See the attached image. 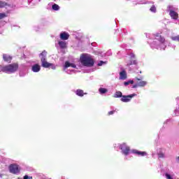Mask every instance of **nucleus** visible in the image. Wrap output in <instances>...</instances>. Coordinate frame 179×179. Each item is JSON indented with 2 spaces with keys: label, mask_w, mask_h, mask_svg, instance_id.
<instances>
[{
  "label": "nucleus",
  "mask_w": 179,
  "mask_h": 179,
  "mask_svg": "<svg viewBox=\"0 0 179 179\" xmlns=\"http://www.w3.org/2000/svg\"><path fill=\"white\" fill-rule=\"evenodd\" d=\"M114 113H115V110H111L108 112V115H113V114H114Z\"/></svg>",
  "instance_id": "7c9ffc66"
},
{
  "label": "nucleus",
  "mask_w": 179,
  "mask_h": 179,
  "mask_svg": "<svg viewBox=\"0 0 179 179\" xmlns=\"http://www.w3.org/2000/svg\"><path fill=\"white\" fill-rule=\"evenodd\" d=\"M150 47L152 48H156L157 50H166L167 47V41L166 38L159 34H157L153 41H149Z\"/></svg>",
  "instance_id": "f257e3e1"
},
{
  "label": "nucleus",
  "mask_w": 179,
  "mask_h": 179,
  "mask_svg": "<svg viewBox=\"0 0 179 179\" xmlns=\"http://www.w3.org/2000/svg\"><path fill=\"white\" fill-rule=\"evenodd\" d=\"M105 64H107V62H103V61H100V62L98 63V66H102L104 65Z\"/></svg>",
  "instance_id": "bb28decb"
},
{
  "label": "nucleus",
  "mask_w": 179,
  "mask_h": 179,
  "mask_svg": "<svg viewBox=\"0 0 179 179\" xmlns=\"http://www.w3.org/2000/svg\"><path fill=\"white\" fill-rule=\"evenodd\" d=\"M60 38L61 40H68V38H69V34H68V32H62L60 34Z\"/></svg>",
  "instance_id": "9b49d317"
},
{
  "label": "nucleus",
  "mask_w": 179,
  "mask_h": 179,
  "mask_svg": "<svg viewBox=\"0 0 179 179\" xmlns=\"http://www.w3.org/2000/svg\"><path fill=\"white\" fill-rule=\"evenodd\" d=\"M119 79H120V80H125V79H127V71H122L120 73Z\"/></svg>",
  "instance_id": "f8f14e48"
},
{
  "label": "nucleus",
  "mask_w": 179,
  "mask_h": 179,
  "mask_svg": "<svg viewBox=\"0 0 179 179\" xmlns=\"http://www.w3.org/2000/svg\"><path fill=\"white\" fill-rule=\"evenodd\" d=\"M59 46L60 47V48H66V42L64 41H59L58 42Z\"/></svg>",
  "instance_id": "dca6fc26"
},
{
  "label": "nucleus",
  "mask_w": 179,
  "mask_h": 179,
  "mask_svg": "<svg viewBox=\"0 0 179 179\" xmlns=\"http://www.w3.org/2000/svg\"><path fill=\"white\" fill-rule=\"evenodd\" d=\"M19 68L17 64H11L7 66H0V72H4L5 73H14Z\"/></svg>",
  "instance_id": "20e7f679"
},
{
  "label": "nucleus",
  "mask_w": 179,
  "mask_h": 179,
  "mask_svg": "<svg viewBox=\"0 0 179 179\" xmlns=\"http://www.w3.org/2000/svg\"><path fill=\"white\" fill-rule=\"evenodd\" d=\"M72 68H76V64L69 62H65L63 66V71L69 75H72V73H75V70H73Z\"/></svg>",
  "instance_id": "423d86ee"
},
{
  "label": "nucleus",
  "mask_w": 179,
  "mask_h": 179,
  "mask_svg": "<svg viewBox=\"0 0 179 179\" xmlns=\"http://www.w3.org/2000/svg\"><path fill=\"white\" fill-rule=\"evenodd\" d=\"M124 86H128V85H134V80H130L124 83Z\"/></svg>",
  "instance_id": "412c9836"
},
{
  "label": "nucleus",
  "mask_w": 179,
  "mask_h": 179,
  "mask_svg": "<svg viewBox=\"0 0 179 179\" xmlns=\"http://www.w3.org/2000/svg\"><path fill=\"white\" fill-rule=\"evenodd\" d=\"M76 94L80 97H83L85 94H87V93L84 92L83 90L78 89L76 91Z\"/></svg>",
  "instance_id": "4468645a"
},
{
  "label": "nucleus",
  "mask_w": 179,
  "mask_h": 179,
  "mask_svg": "<svg viewBox=\"0 0 179 179\" xmlns=\"http://www.w3.org/2000/svg\"><path fill=\"white\" fill-rule=\"evenodd\" d=\"M119 149L122 150V155H124V156H128V155H131V153H134V155H137V156H146L148 155L146 152H142L139 151L138 150H131V148L127 143H122V144L118 145Z\"/></svg>",
  "instance_id": "f03ea898"
},
{
  "label": "nucleus",
  "mask_w": 179,
  "mask_h": 179,
  "mask_svg": "<svg viewBox=\"0 0 179 179\" xmlns=\"http://www.w3.org/2000/svg\"><path fill=\"white\" fill-rule=\"evenodd\" d=\"M0 162H1V163H5V162H6V158H3L0 156Z\"/></svg>",
  "instance_id": "cd10ccee"
},
{
  "label": "nucleus",
  "mask_w": 179,
  "mask_h": 179,
  "mask_svg": "<svg viewBox=\"0 0 179 179\" xmlns=\"http://www.w3.org/2000/svg\"><path fill=\"white\" fill-rule=\"evenodd\" d=\"M132 64L135 65V64H136V60H133V61H130V62H127V65L128 66L132 65Z\"/></svg>",
  "instance_id": "a878e982"
},
{
  "label": "nucleus",
  "mask_w": 179,
  "mask_h": 179,
  "mask_svg": "<svg viewBox=\"0 0 179 179\" xmlns=\"http://www.w3.org/2000/svg\"><path fill=\"white\" fill-rule=\"evenodd\" d=\"M113 97H115V99H118L120 97H122V92H120V91H117Z\"/></svg>",
  "instance_id": "a211bd4d"
},
{
  "label": "nucleus",
  "mask_w": 179,
  "mask_h": 179,
  "mask_svg": "<svg viewBox=\"0 0 179 179\" xmlns=\"http://www.w3.org/2000/svg\"><path fill=\"white\" fill-rule=\"evenodd\" d=\"M171 38L173 41H179V35L171 36Z\"/></svg>",
  "instance_id": "4be33fe9"
},
{
  "label": "nucleus",
  "mask_w": 179,
  "mask_h": 179,
  "mask_svg": "<svg viewBox=\"0 0 179 179\" xmlns=\"http://www.w3.org/2000/svg\"><path fill=\"white\" fill-rule=\"evenodd\" d=\"M108 92V90L107 88L99 87V94H106V93Z\"/></svg>",
  "instance_id": "2eb2a0df"
},
{
  "label": "nucleus",
  "mask_w": 179,
  "mask_h": 179,
  "mask_svg": "<svg viewBox=\"0 0 179 179\" xmlns=\"http://www.w3.org/2000/svg\"><path fill=\"white\" fill-rule=\"evenodd\" d=\"M80 62L83 66L90 68L94 65V60L92 55L89 54H83L80 57Z\"/></svg>",
  "instance_id": "7ed1b4c3"
},
{
  "label": "nucleus",
  "mask_w": 179,
  "mask_h": 179,
  "mask_svg": "<svg viewBox=\"0 0 179 179\" xmlns=\"http://www.w3.org/2000/svg\"><path fill=\"white\" fill-rule=\"evenodd\" d=\"M137 80H141V79H139V78H137Z\"/></svg>",
  "instance_id": "72a5a7b5"
},
{
  "label": "nucleus",
  "mask_w": 179,
  "mask_h": 179,
  "mask_svg": "<svg viewBox=\"0 0 179 179\" xmlns=\"http://www.w3.org/2000/svg\"><path fill=\"white\" fill-rule=\"evenodd\" d=\"M31 71L35 73H37L41 71V66L38 64H33L31 67Z\"/></svg>",
  "instance_id": "9d476101"
},
{
  "label": "nucleus",
  "mask_w": 179,
  "mask_h": 179,
  "mask_svg": "<svg viewBox=\"0 0 179 179\" xmlns=\"http://www.w3.org/2000/svg\"><path fill=\"white\" fill-rule=\"evenodd\" d=\"M41 65L43 68H51V69H55L57 67L51 63L47 62V52H42L40 55Z\"/></svg>",
  "instance_id": "39448f33"
},
{
  "label": "nucleus",
  "mask_w": 179,
  "mask_h": 179,
  "mask_svg": "<svg viewBox=\"0 0 179 179\" xmlns=\"http://www.w3.org/2000/svg\"><path fill=\"white\" fill-rule=\"evenodd\" d=\"M8 16L5 13H0V19H3Z\"/></svg>",
  "instance_id": "b1692460"
},
{
  "label": "nucleus",
  "mask_w": 179,
  "mask_h": 179,
  "mask_svg": "<svg viewBox=\"0 0 179 179\" xmlns=\"http://www.w3.org/2000/svg\"><path fill=\"white\" fill-rule=\"evenodd\" d=\"M136 94H131L129 95H123L122 98L120 99V101H122V103H129L134 97H136Z\"/></svg>",
  "instance_id": "1a4fd4ad"
},
{
  "label": "nucleus",
  "mask_w": 179,
  "mask_h": 179,
  "mask_svg": "<svg viewBox=\"0 0 179 179\" xmlns=\"http://www.w3.org/2000/svg\"><path fill=\"white\" fill-rule=\"evenodd\" d=\"M165 177L166 179H174V174L173 173H166Z\"/></svg>",
  "instance_id": "6ab92c4d"
},
{
  "label": "nucleus",
  "mask_w": 179,
  "mask_h": 179,
  "mask_svg": "<svg viewBox=\"0 0 179 179\" xmlns=\"http://www.w3.org/2000/svg\"><path fill=\"white\" fill-rule=\"evenodd\" d=\"M24 179H33V177L26 175L24 176Z\"/></svg>",
  "instance_id": "c756f323"
},
{
  "label": "nucleus",
  "mask_w": 179,
  "mask_h": 179,
  "mask_svg": "<svg viewBox=\"0 0 179 179\" xmlns=\"http://www.w3.org/2000/svg\"><path fill=\"white\" fill-rule=\"evenodd\" d=\"M3 59L5 62H10V61H12V57L9 55L4 54L3 55Z\"/></svg>",
  "instance_id": "ddd939ff"
},
{
  "label": "nucleus",
  "mask_w": 179,
  "mask_h": 179,
  "mask_svg": "<svg viewBox=\"0 0 179 179\" xmlns=\"http://www.w3.org/2000/svg\"><path fill=\"white\" fill-rule=\"evenodd\" d=\"M8 170L10 173L13 174H19V173H20V168H19V165L16 164H10L8 167Z\"/></svg>",
  "instance_id": "6e6552de"
},
{
  "label": "nucleus",
  "mask_w": 179,
  "mask_h": 179,
  "mask_svg": "<svg viewBox=\"0 0 179 179\" xmlns=\"http://www.w3.org/2000/svg\"><path fill=\"white\" fill-rule=\"evenodd\" d=\"M8 3H6L5 1H0V8H5Z\"/></svg>",
  "instance_id": "5701e85b"
},
{
  "label": "nucleus",
  "mask_w": 179,
  "mask_h": 179,
  "mask_svg": "<svg viewBox=\"0 0 179 179\" xmlns=\"http://www.w3.org/2000/svg\"><path fill=\"white\" fill-rule=\"evenodd\" d=\"M130 58H131V59H134V58H135V55H134V53H131V54L130 55Z\"/></svg>",
  "instance_id": "2f4dec72"
},
{
  "label": "nucleus",
  "mask_w": 179,
  "mask_h": 179,
  "mask_svg": "<svg viewBox=\"0 0 179 179\" xmlns=\"http://www.w3.org/2000/svg\"><path fill=\"white\" fill-rule=\"evenodd\" d=\"M150 12H152L153 13H156V7L152 6L150 9Z\"/></svg>",
  "instance_id": "393cba45"
},
{
  "label": "nucleus",
  "mask_w": 179,
  "mask_h": 179,
  "mask_svg": "<svg viewBox=\"0 0 179 179\" xmlns=\"http://www.w3.org/2000/svg\"><path fill=\"white\" fill-rule=\"evenodd\" d=\"M167 10L169 12V15L172 19H174L175 20L178 19V13L174 11L176 10V8H174L173 6H169Z\"/></svg>",
  "instance_id": "0eeeda50"
},
{
  "label": "nucleus",
  "mask_w": 179,
  "mask_h": 179,
  "mask_svg": "<svg viewBox=\"0 0 179 179\" xmlns=\"http://www.w3.org/2000/svg\"><path fill=\"white\" fill-rule=\"evenodd\" d=\"M138 87H145L148 85L146 81H138L137 82Z\"/></svg>",
  "instance_id": "f3484780"
},
{
  "label": "nucleus",
  "mask_w": 179,
  "mask_h": 179,
  "mask_svg": "<svg viewBox=\"0 0 179 179\" xmlns=\"http://www.w3.org/2000/svg\"><path fill=\"white\" fill-rule=\"evenodd\" d=\"M136 87H139V85H138V83L136 85H133V89H136Z\"/></svg>",
  "instance_id": "473e14b6"
},
{
  "label": "nucleus",
  "mask_w": 179,
  "mask_h": 179,
  "mask_svg": "<svg viewBox=\"0 0 179 179\" xmlns=\"http://www.w3.org/2000/svg\"><path fill=\"white\" fill-rule=\"evenodd\" d=\"M52 9H53V10H59V6L55 3L52 6Z\"/></svg>",
  "instance_id": "aec40b11"
},
{
  "label": "nucleus",
  "mask_w": 179,
  "mask_h": 179,
  "mask_svg": "<svg viewBox=\"0 0 179 179\" xmlns=\"http://www.w3.org/2000/svg\"><path fill=\"white\" fill-rule=\"evenodd\" d=\"M158 157H159V159H163L164 158V153H159L158 155Z\"/></svg>",
  "instance_id": "c85d7f7f"
}]
</instances>
